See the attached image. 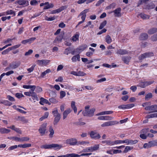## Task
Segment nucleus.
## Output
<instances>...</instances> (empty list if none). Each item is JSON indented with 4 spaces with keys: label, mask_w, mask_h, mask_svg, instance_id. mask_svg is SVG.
Returning a JSON list of instances; mask_svg holds the SVG:
<instances>
[{
    "label": "nucleus",
    "mask_w": 157,
    "mask_h": 157,
    "mask_svg": "<svg viewBox=\"0 0 157 157\" xmlns=\"http://www.w3.org/2000/svg\"><path fill=\"white\" fill-rule=\"evenodd\" d=\"M89 105L86 106L85 107L84 111L82 112L84 116L91 117L94 116V113L95 111L94 108H92L90 109Z\"/></svg>",
    "instance_id": "f257e3e1"
},
{
    "label": "nucleus",
    "mask_w": 157,
    "mask_h": 157,
    "mask_svg": "<svg viewBox=\"0 0 157 157\" xmlns=\"http://www.w3.org/2000/svg\"><path fill=\"white\" fill-rule=\"evenodd\" d=\"M66 143L71 146H74L77 145L78 141L76 138H71L66 140Z\"/></svg>",
    "instance_id": "f03ea898"
},
{
    "label": "nucleus",
    "mask_w": 157,
    "mask_h": 157,
    "mask_svg": "<svg viewBox=\"0 0 157 157\" xmlns=\"http://www.w3.org/2000/svg\"><path fill=\"white\" fill-rule=\"evenodd\" d=\"M47 125V123H44L43 124L40 126L38 129V131L42 136L44 135L45 134V132L46 130V128Z\"/></svg>",
    "instance_id": "7ed1b4c3"
},
{
    "label": "nucleus",
    "mask_w": 157,
    "mask_h": 157,
    "mask_svg": "<svg viewBox=\"0 0 157 157\" xmlns=\"http://www.w3.org/2000/svg\"><path fill=\"white\" fill-rule=\"evenodd\" d=\"M50 61L46 59L38 60L36 61L37 64L40 66H45L50 62Z\"/></svg>",
    "instance_id": "20e7f679"
},
{
    "label": "nucleus",
    "mask_w": 157,
    "mask_h": 157,
    "mask_svg": "<svg viewBox=\"0 0 157 157\" xmlns=\"http://www.w3.org/2000/svg\"><path fill=\"white\" fill-rule=\"evenodd\" d=\"M145 109L146 110L151 111V112H157V105H154L147 106Z\"/></svg>",
    "instance_id": "39448f33"
},
{
    "label": "nucleus",
    "mask_w": 157,
    "mask_h": 157,
    "mask_svg": "<svg viewBox=\"0 0 157 157\" xmlns=\"http://www.w3.org/2000/svg\"><path fill=\"white\" fill-rule=\"evenodd\" d=\"M67 8V6H62L61 7H60V8L54 10L52 11L51 12V13L52 14H54L59 13L61 12L62 11L66 9Z\"/></svg>",
    "instance_id": "423d86ee"
},
{
    "label": "nucleus",
    "mask_w": 157,
    "mask_h": 157,
    "mask_svg": "<svg viewBox=\"0 0 157 157\" xmlns=\"http://www.w3.org/2000/svg\"><path fill=\"white\" fill-rule=\"evenodd\" d=\"M91 138L94 139H98L101 137L100 134L95 132L92 131L90 133Z\"/></svg>",
    "instance_id": "0eeeda50"
},
{
    "label": "nucleus",
    "mask_w": 157,
    "mask_h": 157,
    "mask_svg": "<svg viewBox=\"0 0 157 157\" xmlns=\"http://www.w3.org/2000/svg\"><path fill=\"white\" fill-rule=\"evenodd\" d=\"M153 56V53L148 52L145 53L141 54L139 57V59L140 60L143 59L145 58L148 57L150 56Z\"/></svg>",
    "instance_id": "6e6552de"
},
{
    "label": "nucleus",
    "mask_w": 157,
    "mask_h": 157,
    "mask_svg": "<svg viewBox=\"0 0 157 157\" xmlns=\"http://www.w3.org/2000/svg\"><path fill=\"white\" fill-rule=\"evenodd\" d=\"M16 3L20 5H23L25 6L29 5V2L27 0H18L16 1Z\"/></svg>",
    "instance_id": "1a4fd4ad"
},
{
    "label": "nucleus",
    "mask_w": 157,
    "mask_h": 157,
    "mask_svg": "<svg viewBox=\"0 0 157 157\" xmlns=\"http://www.w3.org/2000/svg\"><path fill=\"white\" fill-rule=\"evenodd\" d=\"M153 80L141 82L140 85V86L142 88H144L146 86L150 85L154 82Z\"/></svg>",
    "instance_id": "9d476101"
},
{
    "label": "nucleus",
    "mask_w": 157,
    "mask_h": 157,
    "mask_svg": "<svg viewBox=\"0 0 157 157\" xmlns=\"http://www.w3.org/2000/svg\"><path fill=\"white\" fill-rule=\"evenodd\" d=\"M121 11V9L120 8H118L113 10V12L114 13L115 17H120L122 15Z\"/></svg>",
    "instance_id": "9b49d317"
},
{
    "label": "nucleus",
    "mask_w": 157,
    "mask_h": 157,
    "mask_svg": "<svg viewBox=\"0 0 157 157\" xmlns=\"http://www.w3.org/2000/svg\"><path fill=\"white\" fill-rule=\"evenodd\" d=\"M88 11V9H85L82 11L80 14L79 15V16H81V18L82 20L83 21H85L86 17V13Z\"/></svg>",
    "instance_id": "f8f14e48"
},
{
    "label": "nucleus",
    "mask_w": 157,
    "mask_h": 157,
    "mask_svg": "<svg viewBox=\"0 0 157 157\" xmlns=\"http://www.w3.org/2000/svg\"><path fill=\"white\" fill-rule=\"evenodd\" d=\"M71 111V110L70 108H68L64 111L63 113V119L64 120L66 119Z\"/></svg>",
    "instance_id": "ddd939ff"
},
{
    "label": "nucleus",
    "mask_w": 157,
    "mask_h": 157,
    "mask_svg": "<svg viewBox=\"0 0 157 157\" xmlns=\"http://www.w3.org/2000/svg\"><path fill=\"white\" fill-rule=\"evenodd\" d=\"M36 38L35 37H32L29 39L22 40L21 41V43L24 44H25L27 43L30 44L33 41L36 40Z\"/></svg>",
    "instance_id": "4468645a"
},
{
    "label": "nucleus",
    "mask_w": 157,
    "mask_h": 157,
    "mask_svg": "<svg viewBox=\"0 0 157 157\" xmlns=\"http://www.w3.org/2000/svg\"><path fill=\"white\" fill-rule=\"evenodd\" d=\"M36 86L34 85H24L23 87L24 89H30L32 92H33L35 89Z\"/></svg>",
    "instance_id": "2eb2a0df"
},
{
    "label": "nucleus",
    "mask_w": 157,
    "mask_h": 157,
    "mask_svg": "<svg viewBox=\"0 0 157 157\" xmlns=\"http://www.w3.org/2000/svg\"><path fill=\"white\" fill-rule=\"evenodd\" d=\"M64 36V32H61L59 35L56 37L55 40V41H57L59 42H61Z\"/></svg>",
    "instance_id": "dca6fc26"
},
{
    "label": "nucleus",
    "mask_w": 157,
    "mask_h": 157,
    "mask_svg": "<svg viewBox=\"0 0 157 157\" xmlns=\"http://www.w3.org/2000/svg\"><path fill=\"white\" fill-rule=\"evenodd\" d=\"M113 112L112 111H107L101 112L96 115V116L102 115H108L112 114Z\"/></svg>",
    "instance_id": "f3484780"
},
{
    "label": "nucleus",
    "mask_w": 157,
    "mask_h": 157,
    "mask_svg": "<svg viewBox=\"0 0 157 157\" xmlns=\"http://www.w3.org/2000/svg\"><path fill=\"white\" fill-rule=\"evenodd\" d=\"M24 94L29 96H33L34 98H37L36 94L33 92H27L24 93Z\"/></svg>",
    "instance_id": "a211bd4d"
},
{
    "label": "nucleus",
    "mask_w": 157,
    "mask_h": 157,
    "mask_svg": "<svg viewBox=\"0 0 157 157\" xmlns=\"http://www.w3.org/2000/svg\"><path fill=\"white\" fill-rule=\"evenodd\" d=\"M128 52L125 50L119 49L117 50L116 53L117 54L123 55L126 54Z\"/></svg>",
    "instance_id": "6ab92c4d"
},
{
    "label": "nucleus",
    "mask_w": 157,
    "mask_h": 157,
    "mask_svg": "<svg viewBox=\"0 0 157 157\" xmlns=\"http://www.w3.org/2000/svg\"><path fill=\"white\" fill-rule=\"evenodd\" d=\"M63 146L61 144H52V148H53L55 149H61Z\"/></svg>",
    "instance_id": "aec40b11"
},
{
    "label": "nucleus",
    "mask_w": 157,
    "mask_h": 157,
    "mask_svg": "<svg viewBox=\"0 0 157 157\" xmlns=\"http://www.w3.org/2000/svg\"><path fill=\"white\" fill-rule=\"evenodd\" d=\"M71 60L73 62H75L78 60L80 61V57L79 55H76L73 56L71 58Z\"/></svg>",
    "instance_id": "412c9836"
},
{
    "label": "nucleus",
    "mask_w": 157,
    "mask_h": 157,
    "mask_svg": "<svg viewBox=\"0 0 157 157\" xmlns=\"http://www.w3.org/2000/svg\"><path fill=\"white\" fill-rule=\"evenodd\" d=\"M53 124L54 125H56L59 121L61 118V115H58L57 116L54 117Z\"/></svg>",
    "instance_id": "4be33fe9"
},
{
    "label": "nucleus",
    "mask_w": 157,
    "mask_h": 157,
    "mask_svg": "<svg viewBox=\"0 0 157 157\" xmlns=\"http://www.w3.org/2000/svg\"><path fill=\"white\" fill-rule=\"evenodd\" d=\"M54 5L52 3H51L50 4L49 3V2H48V4H47L45 5L44 6L43 9L44 10H46L50 8H52L54 7Z\"/></svg>",
    "instance_id": "5701e85b"
},
{
    "label": "nucleus",
    "mask_w": 157,
    "mask_h": 157,
    "mask_svg": "<svg viewBox=\"0 0 157 157\" xmlns=\"http://www.w3.org/2000/svg\"><path fill=\"white\" fill-rule=\"evenodd\" d=\"M105 40L106 42L108 44H110L112 41V40L110 36L107 35L105 37Z\"/></svg>",
    "instance_id": "b1692460"
},
{
    "label": "nucleus",
    "mask_w": 157,
    "mask_h": 157,
    "mask_svg": "<svg viewBox=\"0 0 157 157\" xmlns=\"http://www.w3.org/2000/svg\"><path fill=\"white\" fill-rule=\"evenodd\" d=\"M71 107L73 109L75 113H76L77 112V108L75 106V102L74 101H72L71 103Z\"/></svg>",
    "instance_id": "393cba45"
},
{
    "label": "nucleus",
    "mask_w": 157,
    "mask_h": 157,
    "mask_svg": "<svg viewBox=\"0 0 157 157\" xmlns=\"http://www.w3.org/2000/svg\"><path fill=\"white\" fill-rule=\"evenodd\" d=\"M131 59V57L129 56L123 57L122 58L123 61L126 63H128Z\"/></svg>",
    "instance_id": "a878e982"
},
{
    "label": "nucleus",
    "mask_w": 157,
    "mask_h": 157,
    "mask_svg": "<svg viewBox=\"0 0 157 157\" xmlns=\"http://www.w3.org/2000/svg\"><path fill=\"white\" fill-rule=\"evenodd\" d=\"M40 103L41 105H44V103L48 104L49 105H50V103L48 102V101L45 99H40Z\"/></svg>",
    "instance_id": "bb28decb"
},
{
    "label": "nucleus",
    "mask_w": 157,
    "mask_h": 157,
    "mask_svg": "<svg viewBox=\"0 0 157 157\" xmlns=\"http://www.w3.org/2000/svg\"><path fill=\"white\" fill-rule=\"evenodd\" d=\"M91 152H93L98 150L99 148V145L98 144L95 145L94 146L90 147Z\"/></svg>",
    "instance_id": "cd10ccee"
},
{
    "label": "nucleus",
    "mask_w": 157,
    "mask_h": 157,
    "mask_svg": "<svg viewBox=\"0 0 157 157\" xmlns=\"http://www.w3.org/2000/svg\"><path fill=\"white\" fill-rule=\"evenodd\" d=\"M51 72V71L50 69H47L45 71L42 73L40 76L41 78H44L47 74Z\"/></svg>",
    "instance_id": "c85d7f7f"
},
{
    "label": "nucleus",
    "mask_w": 157,
    "mask_h": 157,
    "mask_svg": "<svg viewBox=\"0 0 157 157\" xmlns=\"http://www.w3.org/2000/svg\"><path fill=\"white\" fill-rule=\"evenodd\" d=\"M157 32V29L154 28H151L148 31V33L150 34H153Z\"/></svg>",
    "instance_id": "c756f323"
},
{
    "label": "nucleus",
    "mask_w": 157,
    "mask_h": 157,
    "mask_svg": "<svg viewBox=\"0 0 157 157\" xmlns=\"http://www.w3.org/2000/svg\"><path fill=\"white\" fill-rule=\"evenodd\" d=\"M10 130L4 128H2L0 129V132L1 133H7L10 132Z\"/></svg>",
    "instance_id": "7c9ffc66"
},
{
    "label": "nucleus",
    "mask_w": 157,
    "mask_h": 157,
    "mask_svg": "<svg viewBox=\"0 0 157 157\" xmlns=\"http://www.w3.org/2000/svg\"><path fill=\"white\" fill-rule=\"evenodd\" d=\"M41 148H44L45 149H51L52 148V144H44L40 146Z\"/></svg>",
    "instance_id": "2f4dec72"
},
{
    "label": "nucleus",
    "mask_w": 157,
    "mask_h": 157,
    "mask_svg": "<svg viewBox=\"0 0 157 157\" xmlns=\"http://www.w3.org/2000/svg\"><path fill=\"white\" fill-rule=\"evenodd\" d=\"M157 117V113H154L147 115L146 118H150Z\"/></svg>",
    "instance_id": "473e14b6"
},
{
    "label": "nucleus",
    "mask_w": 157,
    "mask_h": 157,
    "mask_svg": "<svg viewBox=\"0 0 157 157\" xmlns=\"http://www.w3.org/2000/svg\"><path fill=\"white\" fill-rule=\"evenodd\" d=\"M52 113L54 117L57 116L58 115H61L58 112V109L57 108L54 109V110L52 111Z\"/></svg>",
    "instance_id": "72a5a7b5"
},
{
    "label": "nucleus",
    "mask_w": 157,
    "mask_h": 157,
    "mask_svg": "<svg viewBox=\"0 0 157 157\" xmlns=\"http://www.w3.org/2000/svg\"><path fill=\"white\" fill-rule=\"evenodd\" d=\"M79 35L78 34H76L72 37V40L73 42H76L78 40Z\"/></svg>",
    "instance_id": "f704fd0d"
},
{
    "label": "nucleus",
    "mask_w": 157,
    "mask_h": 157,
    "mask_svg": "<svg viewBox=\"0 0 157 157\" xmlns=\"http://www.w3.org/2000/svg\"><path fill=\"white\" fill-rule=\"evenodd\" d=\"M49 131L50 132L49 136L50 137H52L54 134V132L53 129V128L52 126H50V127L49 129Z\"/></svg>",
    "instance_id": "c9c22d12"
},
{
    "label": "nucleus",
    "mask_w": 157,
    "mask_h": 157,
    "mask_svg": "<svg viewBox=\"0 0 157 157\" xmlns=\"http://www.w3.org/2000/svg\"><path fill=\"white\" fill-rule=\"evenodd\" d=\"M9 128L12 129V130H14L17 132L19 133H21V132L19 128L15 127L14 125H13L12 126H10L9 127Z\"/></svg>",
    "instance_id": "e433bc0d"
},
{
    "label": "nucleus",
    "mask_w": 157,
    "mask_h": 157,
    "mask_svg": "<svg viewBox=\"0 0 157 157\" xmlns=\"http://www.w3.org/2000/svg\"><path fill=\"white\" fill-rule=\"evenodd\" d=\"M148 35L146 33L142 34L140 36V39L141 40H144L148 38Z\"/></svg>",
    "instance_id": "4c0bfd02"
},
{
    "label": "nucleus",
    "mask_w": 157,
    "mask_h": 157,
    "mask_svg": "<svg viewBox=\"0 0 157 157\" xmlns=\"http://www.w3.org/2000/svg\"><path fill=\"white\" fill-rule=\"evenodd\" d=\"M151 147L155 146H157V140H155L149 142Z\"/></svg>",
    "instance_id": "58836bf2"
},
{
    "label": "nucleus",
    "mask_w": 157,
    "mask_h": 157,
    "mask_svg": "<svg viewBox=\"0 0 157 157\" xmlns=\"http://www.w3.org/2000/svg\"><path fill=\"white\" fill-rule=\"evenodd\" d=\"M87 47V46L86 44L82 45L79 47L78 50L82 51L84 50Z\"/></svg>",
    "instance_id": "ea45409f"
},
{
    "label": "nucleus",
    "mask_w": 157,
    "mask_h": 157,
    "mask_svg": "<svg viewBox=\"0 0 157 157\" xmlns=\"http://www.w3.org/2000/svg\"><path fill=\"white\" fill-rule=\"evenodd\" d=\"M30 139L29 137H23L21 138H19L20 142L27 141L29 140Z\"/></svg>",
    "instance_id": "a19ab883"
},
{
    "label": "nucleus",
    "mask_w": 157,
    "mask_h": 157,
    "mask_svg": "<svg viewBox=\"0 0 157 157\" xmlns=\"http://www.w3.org/2000/svg\"><path fill=\"white\" fill-rule=\"evenodd\" d=\"M5 13H6V15L9 14H13V16H15V12L12 10H7L6 12H5Z\"/></svg>",
    "instance_id": "79ce46f5"
},
{
    "label": "nucleus",
    "mask_w": 157,
    "mask_h": 157,
    "mask_svg": "<svg viewBox=\"0 0 157 157\" xmlns=\"http://www.w3.org/2000/svg\"><path fill=\"white\" fill-rule=\"evenodd\" d=\"M109 126H112L119 123V122L116 121H108Z\"/></svg>",
    "instance_id": "37998d69"
},
{
    "label": "nucleus",
    "mask_w": 157,
    "mask_h": 157,
    "mask_svg": "<svg viewBox=\"0 0 157 157\" xmlns=\"http://www.w3.org/2000/svg\"><path fill=\"white\" fill-rule=\"evenodd\" d=\"M107 23V21L105 20L103 21L102 23H101L100 24V25L99 27V29H101L106 25Z\"/></svg>",
    "instance_id": "c03bdc74"
},
{
    "label": "nucleus",
    "mask_w": 157,
    "mask_h": 157,
    "mask_svg": "<svg viewBox=\"0 0 157 157\" xmlns=\"http://www.w3.org/2000/svg\"><path fill=\"white\" fill-rule=\"evenodd\" d=\"M138 141L137 140H128V144H133L137 143Z\"/></svg>",
    "instance_id": "a18cd8bd"
},
{
    "label": "nucleus",
    "mask_w": 157,
    "mask_h": 157,
    "mask_svg": "<svg viewBox=\"0 0 157 157\" xmlns=\"http://www.w3.org/2000/svg\"><path fill=\"white\" fill-rule=\"evenodd\" d=\"M67 157H79V155L74 153L67 154Z\"/></svg>",
    "instance_id": "49530a36"
},
{
    "label": "nucleus",
    "mask_w": 157,
    "mask_h": 157,
    "mask_svg": "<svg viewBox=\"0 0 157 157\" xmlns=\"http://www.w3.org/2000/svg\"><path fill=\"white\" fill-rule=\"evenodd\" d=\"M19 66V64H16L14 63H12L10 64V67L12 68H16Z\"/></svg>",
    "instance_id": "de8ad7c7"
},
{
    "label": "nucleus",
    "mask_w": 157,
    "mask_h": 157,
    "mask_svg": "<svg viewBox=\"0 0 157 157\" xmlns=\"http://www.w3.org/2000/svg\"><path fill=\"white\" fill-rule=\"evenodd\" d=\"M45 19L46 20L48 21H52L54 20L55 19V17H48L47 16H45Z\"/></svg>",
    "instance_id": "09e8293b"
},
{
    "label": "nucleus",
    "mask_w": 157,
    "mask_h": 157,
    "mask_svg": "<svg viewBox=\"0 0 157 157\" xmlns=\"http://www.w3.org/2000/svg\"><path fill=\"white\" fill-rule=\"evenodd\" d=\"M82 89L83 90H85V89H86L88 90H92L93 89V88L92 86H82Z\"/></svg>",
    "instance_id": "8fccbe9b"
},
{
    "label": "nucleus",
    "mask_w": 157,
    "mask_h": 157,
    "mask_svg": "<svg viewBox=\"0 0 157 157\" xmlns=\"http://www.w3.org/2000/svg\"><path fill=\"white\" fill-rule=\"evenodd\" d=\"M140 16L143 19H148L149 18V16L144 14H141Z\"/></svg>",
    "instance_id": "3c124183"
},
{
    "label": "nucleus",
    "mask_w": 157,
    "mask_h": 157,
    "mask_svg": "<svg viewBox=\"0 0 157 157\" xmlns=\"http://www.w3.org/2000/svg\"><path fill=\"white\" fill-rule=\"evenodd\" d=\"M133 148L132 147H130V146H126L124 151V152L126 153L128 151L131 150Z\"/></svg>",
    "instance_id": "603ef678"
},
{
    "label": "nucleus",
    "mask_w": 157,
    "mask_h": 157,
    "mask_svg": "<svg viewBox=\"0 0 157 157\" xmlns=\"http://www.w3.org/2000/svg\"><path fill=\"white\" fill-rule=\"evenodd\" d=\"M8 138L9 139H12L15 141H19V138L17 137H8Z\"/></svg>",
    "instance_id": "864d4df0"
},
{
    "label": "nucleus",
    "mask_w": 157,
    "mask_h": 157,
    "mask_svg": "<svg viewBox=\"0 0 157 157\" xmlns=\"http://www.w3.org/2000/svg\"><path fill=\"white\" fill-rule=\"evenodd\" d=\"M1 103L4 104L6 105H10L12 104V103L8 101H4L3 102H2Z\"/></svg>",
    "instance_id": "5fc2aeb1"
},
{
    "label": "nucleus",
    "mask_w": 157,
    "mask_h": 157,
    "mask_svg": "<svg viewBox=\"0 0 157 157\" xmlns=\"http://www.w3.org/2000/svg\"><path fill=\"white\" fill-rule=\"evenodd\" d=\"M149 128H144L142 129L140 132V133L142 134H146L148 132Z\"/></svg>",
    "instance_id": "6e6d98bb"
},
{
    "label": "nucleus",
    "mask_w": 157,
    "mask_h": 157,
    "mask_svg": "<svg viewBox=\"0 0 157 157\" xmlns=\"http://www.w3.org/2000/svg\"><path fill=\"white\" fill-rule=\"evenodd\" d=\"M104 120L105 121H111L113 119V117H112L108 116H104Z\"/></svg>",
    "instance_id": "4d7b16f0"
},
{
    "label": "nucleus",
    "mask_w": 157,
    "mask_h": 157,
    "mask_svg": "<svg viewBox=\"0 0 157 157\" xmlns=\"http://www.w3.org/2000/svg\"><path fill=\"white\" fill-rule=\"evenodd\" d=\"M30 4L32 6H35L38 4V2L36 0H32L30 2Z\"/></svg>",
    "instance_id": "13d9d810"
},
{
    "label": "nucleus",
    "mask_w": 157,
    "mask_h": 157,
    "mask_svg": "<svg viewBox=\"0 0 157 157\" xmlns=\"http://www.w3.org/2000/svg\"><path fill=\"white\" fill-rule=\"evenodd\" d=\"M35 66V65H32L31 67L27 69V71L29 72V73L33 71Z\"/></svg>",
    "instance_id": "bf43d9fd"
},
{
    "label": "nucleus",
    "mask_w": 157,
    "mask_h": 157,
    "mask_svg": "<svg viewBox=\"0 0 157 157\" xmlns=\"http://www.w3.org/2000/svg\"><path fill=\"white\" fill-rule=\"evenodd\" d=\"M15 96L18 98H20L24 97V95L21 93H17L15 94Z\"/></svg>",
    "instance_id": "052dcab7"
},
{
    "label": "nucleus",
    "mask_w": 157,
    "mask_h": 157,
    "mask_svg": "<svg viewBox=\"0 0 157 157\" xmlns=\"http://www.w3.org/2000/svg\"><path fill=\"white\" fill-rule=\"evenodd\" d=\"M64 88L66 89H69L70 90H72L73 89V87L69 85L68 84L64 85Z\"/></svg>",
    "instance_id": "680f3d73"
},
{
    "label": "nucleus",
    "mask_w": 157,
    "mask_h": 157,
    "mask_svg": "<svg viewBox=\"0 0 157 157\" xmlns=\"http://www.w3.org/2000/svg\"><path fill=\"white\" fill-rule=\"evenodd\" d=\"M86 74L82 71H79L78 72L77 76H85Z\"/></svg>",
    "instance_id": "e2e57ef3"
},
{
    "label": "nucleus",
    "mask_w": 157,
    "mask_h": 157,
    "mask_svg": "<svg viewBox=\"0 0 157 157\" xmlns=\"http://www.w3.org/2000/svg\"><path fill=\"white\" fill-rule=\"evenodd\" d=\"M143 147L145 148H148L151 147L149 142L147 143H145L144 144Z\"/></svg>",
    "instance_id": "0e129e2a"
},
{
    "label": "nucleus",
    "mask_w": 157,
    "mask_h": 157,
    "mask_svg": "<svg viewBox=\"0 0 157 157\" xmlns=\"http://www.w3.org/2000/svg\"><path fill=\"white\" fill-rule=\"evenodd\" d=\"M106 80V78H103L100 79H98L96 81L97 83H101L102 82L105 81Z\"/></svg>",
    "instance_id": "69168bd1"
},
{
    "label": "nucleus",
    "mask_w": 157,
    "mask_h": 157,
    "mask_svg": "<svg viewBox=\"0 0 157 157\" xmlns=\"http://www.w3.org/2000/svg\"><path fill=\"white\" fill-rule=\"evenodd\" d=\"M10 51H11V48H8V49L3 51L2 53V55H5L8 53Z\"/></svg>",
    "instance_id": "338daca9"
},
{
    "label": "nucleus",
    "mask_w": 157,
    "mask_h": 157,
    "mask_svg": "<svg viewBox=\"0 0 157 157\" xmlns=\"http://www.w3.org/2000/svg\"><path fill=\"white\" fill-rule=\"evenodd\" d=\"M33 52V50L31 49L29 50L28 52H25V56H29Z\"/></svg>",
    "instance_id": "774afa93"
}]
</instances>
